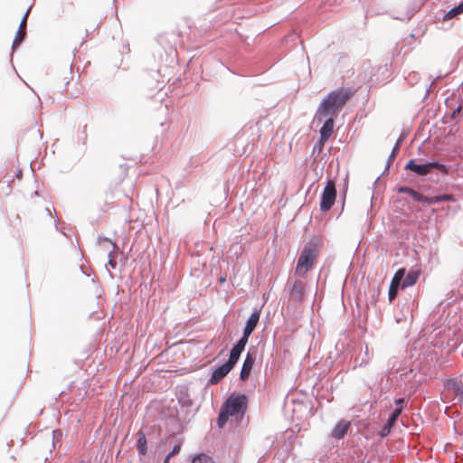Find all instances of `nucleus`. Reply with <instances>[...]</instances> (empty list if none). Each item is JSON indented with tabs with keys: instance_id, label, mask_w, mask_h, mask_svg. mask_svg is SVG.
<instances>
[{
	"instance_id": "1",
	"label": "nucleus",
	"mask_w": 463,
	"mask_h": 463,
	"mask_svg": "<svg viewBox=\"0 0 463 463\" xmlns=\"http://www.w3.org/2000/svg\"><path fill=\"white\" fill-rule=\"evenodd\" d=\"M355 92L356 90L353 88H339L332 90L321 101L316 117L321 120L323 118L336 116Z\"/></svg>"
},
{
	"instance_id": "2",
	"label": "nucleus",
	"mask_w": 463,
	"mask_h": 463,
	"mask_svg": "<svg viewBox=\"0 0 463 463\" xmlns=\"http://www.w3.org/2000/svg\"><path fill=\"white\" fill-rule=\"evenodd\" d=\"M248 399L245 394H232L222 406L217 420L218 426L222 428L230 416L243 415L247 410Z\"/></svg>"
},
{
	"instance_id": "3",
	"label": "nucleus",
	"mask_w": 463,
	"mask_h": 463,
	"mask_svg": "<svg viewBox=\"0 0 463 463\" xmlns=\"http://www.w3.org/2000/svg\"><path fill=\"white\" fill-rule=\"evenodd\" d=\"M318 253L319 250L317 243L309 242L306 245L298 257L295 269L296 274L305 278L316 264Z\"/></svg>"
},
{
	"instance_id": "4",
	"label": "nucleus",
	"mask_w": 463,
	"mask_h": 463,
	"mask_svg": "<svg viewBox=\"0 0 463 463\" xmlns=\"http://www.w3.org/2000/svg\"><path fill=\"white\" fill-rule=\"evenodd\" d=\"M406 170H410L418 175H426L432 171V169H438L441 173L447 174V167L438 162H430L427 164H417L414 159L410 160L405 165Z\"/></svg>"
},
{
	"instance_id": "5",
	"label": "nucleus",
	"mask_w": 463,
	"mask_h": 463,
	"mask_svg": "<svg viewBox=\"0 0 463 463\" xmlns=\"http://www.w3.org/2000/svg\"><path fill=\"white\" fill-rule=\"evenodd\" d=\"M336 197L335 184L333 180H328L321 195L320 210L322 212L329 211L335 203Z\"/></svg>"
},
{
	"instance_id": "6",
	"label": "nucleus",
	"mask_w": 463,
	"mask_h": 463,
	"mask_svg": "<svg viewBox=\"0 0 463 463\" xmlns=\"http://www.w3.org/2000/svg\"><path fill=\"white\" fill-rule=\"evenodd\" d=\"M404 276H405V269H403V268L399 269L395 272V274L391 281L389 292H388L389 300L391 302L397 297L399 287L400 286L402 287V280L403 279Z\"/></svg>"
},
{
	"instance_id": "7",
	"label": "nucleus",
	"mask_w": 463,
	"mask_h": 463,
	"mask_svg": "<svg viewBox=\"0 0 463 463\" xmlns=\"http://www.w3.org/2000/svg\"><path fill=\"white\" fill-rule=\"evenodd\" d=\"M334 132V119L333 117H327L324 125L320 129L319 150H321L325 143L329 139Z\"/></svg>"
},
{
	"instance_id": "8",
	"label": "nucleus",
	"mask_w": 463,
	"mask_h": 463,
	"mask_svg": "<svg viewBox=\"0 0 463 463\" xmlns=\"http://www.w3.org/2000/svg\"><path fill=\"white\" fill-rule=\"evenodd\" d=\"M254 363H255L254 356L251 354L248 353L243 361V364H242L241 373H240V379L241 381L248 380V378L250 375V372L253 368Z\"/></svg>"
},
{
	"instance_id": "9",
	"label": "nucleus",
	"mask_w": 463,
	"mask_h": 463,
	"mask_svg": "<svg viewBox=\"0 0 463 463\" xmlns=\"http://www.w3.org/2000/svg\"><path fill=\"white\" fill-rule=\"evenodd\" d=\"M231 367H229L226 364H223L213 371L210 378V383L217 384L231 372Z\"/></svg>"
},
{
	"instance_id": "10",
	"label": "nucleus",
	"mask_w": 463,
	"mask_h": 463,
	"mask_svg": "<svg viewBox=\"0 0 463 463\" xmlns=\"http://www.w3.org/2000/svg\"><path fill=\"white\" fill-rule=\"evenodd\" d=\"M306 284L300 280L295 281L290 289V298L295 301H302L304 299Z\"/></svg>"
},
{
	"instance_id": "11",
	"label": "nucleus",
	"mask_w": 463,
	"mask_h": 463,
	"mask_svg": "<svg viewBox=\"0 0 463 463\" xmlns=\"http://www.w3.org/2000/svg\"><path fill=\"white\" fill-rule=\"evenodd\" d=\"M350 425V421L344 420H340L333 429L331 436L337 439L344 438L347 430H349Z\"/></svg>"
},
{
	"instance_id": "12",
	"label": "nucleus",
	"mask_w": 463,
	"mask_h": 463,
	"mask_svg": "<svg viewBox=\"0 0 463 463\" xmlns=\"http://www.w3.org/2000/svg\"><path fill=\"white\" fill-rule=\"evenodd\" d=\"M28 14H29V10L25 13V14L24 15V17L20 23L18 31L16 33L15 38L13 43L14 46L19 45L24 41V39L26 35V24H27Z\"/></svg>"
},
{
	"instance_id": "13",
	"label": "nucleus",
	"mask_w": 463,
	"mask_h": 463,
	"mask_svg": "<svg viewBox=\"0 0 463 463\" xmlns=\"http://www.w3.org/2000/svg\"><path fill=\"white\" fill-rule=\"evenodd\" d=\"M259 320H260V312L259 311L253 312L250 315V317L248 318L246 326L244 327L243 332H245V335H251V333L257 326Z\"/></svg>"
},
{
	"instance_id": "14",
	"label": "nucleus",
	"mask_w": 463,
	"mask_h": 463,
	"mask_svg": "<svg viewBox=\"0 0 463 463\" xmlns=\"http://www.w3.org/2000/svg\"><path fill=\"white\" fill-rule=\"evenodd\" d=\"M402 411V407L396 408L392 411V413L391 414V416L389 417V419L387 420L386 425L384 426V428L383 430V436L388 434L391 431V429L392 428V426L394 425L395 421L397 420V419L401 415Z\"/></svg>"
},
{
	"instance_id": "15",
	"label": "nucleus",
	"mask_w": 463,
	"mask_h": 463,
	"mask_svg": "<svg viewBox=\"0 0 463 463\" xmlns=\"http://www.w3.org/2000/svg\"><path fill=\"white\" fill-rule=\"evenodd\" d=\"M446 389L448 392H452L457 398L463 394V384L457 380H449L446 383Z\"/></svg>"
},
{
	"instance_id": "16",
	"label": "nucleus",
	"mask_w": 463,
	"mask_h": 463,
	"mask_svg": "<svg viewBox=\"0 0 463 463\" xmlns=\"http://www.w3.org/2000/svg\"><path fill=\"white\" fill-rule=\"evenodd\" d=\"M420 278L419 270H411L406 275L403 282L402 283V288L411 287L415 285Z\"/></svg>"
},
{
	"instance_id": "17",
	"label": "nucleus",
	"mask_w": 463,
	"mask_h": 463,
	"mask_svg": "<svg viewBox=\"0 0 463 463\" xmlns=\"http://www.w3.org/2000/svg\"><path fill=\"white\" fill-rule=\"evenodd\" d=\"M137 449L138 452L142 455H145L146 453V439L145 436V433L143 431L138 432V439H137Z\"/></svg>"
},
{
	"instance_id": "18",
	"label": "nucleus",
	"mask_w": 463,
	"mask_h": 463,
	"mask_svg": "<svg viewBox=\"0 0 463 463\" xmlns=\"http://www.w3.org/2000/svg\"><path fill=\"white\" fill-rule=\"evenodd\" d=\"M463 13V1L458 5L450 9L444 15V19H451Z\"/></svg>"
},
{
	"instance_id": "19",
	"label": "nucleus",
	"mask_w": 463,
	"mask_h": 463,
	"mask_svg": "<svg viewBox=\"0 0 463 463\" xmlns=\"http://www.w3.org/2000/svg\"><path fill=\"white\" fill-rule=\"evenodd\" d=\"M399 192L400 193H406L408 194H410L413 200L417 201L418 198H420V194L416 192L415 190L410 188V187H401L399 189Z\"/></svg>"
},
{
	"instance_id": "20",
	"label": "nucleus",
	"mask_w": 463,
	"mask_h": 463,
	"mask_svg": "<svg viewBox=\"0 0 463 463\" xmlns=\"http://www.w3.org/2000/svg\"><path fill=\"white\" fill-rule=\"evenodd\" d=\"M209 460L210 458L205 454L202 453L194 457V458L192 459V463H208Z\"/></svg>"
},
{
	"instance_id": "21",
	"label": "nucleus",
	"mask_w": 463,
	"mask_h": 463,
	"mask_svg": "<svg viewBox=\"0 0 463 463\" xmlns=\"http://www.w3.org/2000/svg\"><path fill=\"white\" fill-rule=\"evenodd\" d=\"M250 335H245V332H243L242 337L238 341V343L235 345L238 346L239 348L244 350L245 345L248 343Z\"/></svg>"
},
{
	"instance_id": "22",
	"label": "nucleus",
	"mask_w": 463,
	"mask_h": 463,
	"mask_svg": "<svg viewBox=\"0 0 463 463\" xmlns=\"http://www.w3.org/2000/svg\"><path fill=\"white\" fill-rule=\"evenodd\" d=\"M451 200H453V196L450 195V194H443V195H439V196H433L434 203L444 202V201H451Z\"/></svg>"
},
{
	"instance_id": "23",
	"label": "nucleus",
	"mask_w": 463,
	"mask_h": 463,
	"mask_svg": "<svg viewBox=\"0 0 463 463\" xmlns=\"http://www.w3.org/2000/svg\"><path fill=\"white\" fill-rule=\"evenodd\" d=\"M240 357H238L237 355H234L232 354V353L230 354V356H229V359L228 361L225 363L229 367H231L232 369L234 367V365L237 364L238 360H239Z\"/></svg>"
},
{
	"instance_id": "24",
	"label": "nucleus",
	"mask_w": 463,
	"mask_h": 463,
	"mask_svg": "<svg viewBox=\"0 0 463 463\" xmlns=\"http://www.w3.org/2000/svg\"><path fill=\"white\" fill-rule=\"evenodd\" d=\"M418 202H424L428 204H432L434 203V201H433V197H427V196H424L420 194V198H418L417 200Z\"/></svg>"
},
{
	"instance_id": "25",
	"label": "nucleus",
	"mask_w": 463,
	"mask_h": 463,
	"mask_svg": "<svg viewBox=\"0 0 463 463\" xmlns=\"http://www.w3.org/2000/svg\"><path fill=\"white\" fill-rule=\"evenodd\" d=\"M109 265L112 268V269H115L116 266H117V261L114 260V257H113V250L109 252Z\"/></svg>"
},
{
	"instance_id": "26",
	"label": "nucleus",
	"mask_w": 463,
	"mask_h": 463,
	"mask_svg": "<svg viewBox=\"0 0 463 463\" xmlns=\"http://www.w3.org/2000/svg\"><path fill=\"white\" fill-rule=\"evenodd\" d=\"M180 449H181V445H179V444H178V445H175V446L173 448L172 451L167 455V456H168V458H172V457H173V456H175V454H178V453H179V451H180Z\"/></svg>"
},
{
	"instance_id": "27",
	"label": "nucleus",
	"mask_w": 463,
	"mask_h": 463,
	"mask_svg": "<svg viewBox=\"0 0 463 463\" xmlns=\"http://www.w3.org/2000/svg\"><path fill=\"white\" fill-rule=\"evenodd\" d=\"M400 146H401V141L399 140V141L396 143V145H395V146L393 147V149H392V152L391 157L394 158V157L396 156L397 153H398V152H399V150H400Z\"/></svg>"
},
{
	"instance_id": "28",
	"label": "nucleus",
	"mask_w": 463,
	"mask_h": 463,
	"mask_svg": "<svg viewBox=\"0 0 463 463\" xmlns=\"http://www.w3.org/2000/svg\"><path fill=\"white\" fill-rule=\"evenodd\" d=\"M242 351H243L242 349H241V348H239L238 346L234 345V346L232 347V349L231 353H232V354L237 355L238 357H240V355H241V352H242Z\"/></svg>"
},
{
	"instance_id": "29",
	"label": "nucleus",
	"mask_w": 463,
	"mask_h": 463,
	"mask_svg": "<svg viewBox=\"0 0 463 463\" xmlns=\"http://www.w3.org/2000/svg\"><path fill=\"white\" fill-rule=\"evenodd\" d=\"M403 402H404V400H403L402 398H401V399H397V400L395 401V403H396L397 405H399V404H402Z\"/></svg>"
},
{
	"instance_id": "30",
	"label": "nucleus",
	"mask_w": 463,
	"mask_h": 463,
	"mask_svg": "<svg viewBox=\"0 0 463 463\" xmlns=\"http://www.w3.org/2000/svg\"><path fill=\"white\" fill-rule=\"evenodd\" d=\"M170 458H168V456H166V458H165V459L164 463H169V459H170Z\"/></svg>"
}]
</instances>
